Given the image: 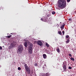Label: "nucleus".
<instances>
[{"label":"nucleus","instance_id":"nucleus-1","mask_svg":"<svg viewBox=\"0 0 76 76\" xmlns=\"http://www.w3.org/2000/svg\"><path fill=\"white\" fill-rule=\"evenodd\" d=\"M66 4V2L64 0H59L58 1V7H64Z\"/></svg>","mask_w":76,"mask_h":76},{"label":"nucleus","instance_id":"nucleus-2","mask_svg":"<svg viewBox=\"0 0 76 76\" xmlns=\"http://www.w3.org/2000/svg\"><path fill=\"white\" fill-rule=\"evenodd\" d=\"M25 68L26 70V72L28 74H30L31 69L29 67H28L27 64H24Z\"/></svg>","mask_w":76,"mask_h":76},{"label":"nucleus","instance_id":"nucleus-3","mask_svg":"<svg viewBox=\"0 0 76 76\" xmlns=\"http://www.w3.org/2000/svg\"><path fill=\"white\" fill-rule=\"evenodd\" d=\"M23 47L22 45H20L18 47V51L17 53H21L23 50Z\"/></svg>","mask_w":76,"mask_h":76},{"label":"nucleus","instance_id":"nucleus-4","mask_svg":"<svg viewBox=\"0 0 76 76\" xmlns=\"http://www.w3.org/2000/svg\"><path fill=\"white\" fill-rule=\"evenodd\" d=\"M30 46L29 47L28 53L30 54H31L32 53V46L33 45L31 43L30 45Z\"/></svg>","mask_w":76,"mask_h":76},{"label":"nucleus","instance_id":"nucleus-5","mask_svg":"<svg viewBox=\"0 0 76 76\" xmlns=\"http://www.w3.org/2000/svg\"><path fill=\"white\" fill-rule=\"evenodd\" d=\"M63 69H64V71H65V72H66L67 71V67L66 66V64H64V63H63Z\"/></svg>","mask_w":76,"mask_h":76},{"label":"nucleus","instance_id":"nucleus-6","mask_svg":"<svg viewBox=\"0 0 76 76\" xmlns=\"http://www.w3.org/2000/svg\"><path fill=\"white\" fill-rule=\"evenodd\" d=\"M37 43L38 44V45H39L40 46H42L43 45L42 42L40 41H38L37 42Z\"/></svg>","mask_w":76,"mask_h":76},{"label":"nucleus","instance_id":"nucleus-7","mask_svg":"<svg viewBox=\"0 0 76 76\" xmlns=\"http://www.w3.org/2000/svg\"><path fill=\"white\" fill-rule=\"evenodd\" d=\"M14 47V44L13 43H11V45L9 46V48L10 49Z\"/></svg>","mask_w":76,"mask_h":76},{"label":"nucleus","instance_id":"nucleus-8","mask_svg":"<svg viewBox=\"0 0 76 76\" xmlns=\"http://www.w3.org/2000/svg\"><path fill=\"white\" fill-rule=\"evenodd\" d=\"M66 39H67V41H66V43H69V42H70V40H69V39H70V38H68L67 39V38H66Z\"/></svg>","mask_w":76,"mask_h":76},{"label":"nucleus","instance_id":"nucleus-9","mask_svg":"<svg viewBox=\"0 0 76 76\" xmlns=\"http://www.w3.org/2000/svg\"><path fill=\"white\" fill-rule=\"evenodd\" d=\"M42 76H48V74L46 73L45 74H43Z\"/></svg>","mask_w":76,"mask_h":76},{"label":"nucleus","instance_id":"nucleus-10","mask_svg":"<svg viewBox=\"0 0 76 76\" xmlns=\"http://www.w3.org/2000/svg\"><path fill=\"white\" fill-rule=\"evenodd\" d=\"M43 57L44 58H46L47 57V56L45 54H43Z\"/></svg>","mask_w":76,"mask_h":76},{"label":"nucleus","instance_id":"nucleus-11","mask_svg":"<svg viewBox=\"0 0 76 76\" xmlns=\"http://www.w3.org/2000/svg\"><path fill=\"white\" fill-rule=\"evenodd\" d=\"M45 19H46L45 18H44V19H43V18H41V19H40V20L44 22L46 20Z\"/></svg>","mask_w":76,"mask_h":76},{"label":"nucleus","instance_id":"nucleus-12","mask_svg":"<svg viewBox=\"0 0 76 76\" xmlns=\"http://www.w3.org/2000/svg\"><path fill=\"white\" fill-rule=\"evenodd\" d=\"M65 25V24H64L63 25H61L60 27V28H61V29H63Z\"/></svg>","mask_w":76,"mask_h":76},{"label":"nucleus","instance_id":"nucleus-13","mask_svg":"<svg viewBox=\"0 0 76 76\" xmlns=\"http://www.w3.org/2000/svg\"><path fill=\"white\" fill-rule=\"evenodd\" d=\"M60 50L59 47H58V48H57V51L58 53H60Z\"/></svg>","mask_w":76,"mask_h":76},{"label":"nucleus","instance_id":"nucleus-14","mask_svg":"<svg viewBox=\"0 0 76 76\" xmlns=\"http://www.w3.org/2000/svg\"><path fill=\"white\" fill-rule=\"evenodd\" d=\"M27 42H24V46H25V47H27Z\"/></svg>","mask_w":76,"mask_h":76},{"label":"nucleus","instance_id":"nucleus-15","mask_svg":"<svg viewBox=\"0 0 76 76\" xmlns=\"http://www.w3.org/2000/svg\"><path fill=\"white\" fill-rule=\"evenodd\" d=\"M70 59L71 60H72V61H75V60L74 58H73V57H71Z\"/></svg>","mask_w":76,"mask_h":76},{"label":"nucleus","instance_id":"nucleus-16","mask_svg":"<svg viewBox=\"0 0 76 76\" xmlns=\"http://www.w3.org/2000/svg\"><path fill=\"white\" fill-rule=\"evenodd\" d=\"M46 45L47 47H49V45L48 43H46Z\"/></svg>","mask_w":76,"mask_h":76},{"label":"nucleus","instance_id":"nucleus-17","mask_svg":"<svg viewBox=\"0 0 76 76\" xmlns=\"http://www.w3.org/2000/svg\"><path fill=\"white\" fill-rule=\"evenodd\" d=\"M52 13L53 15H55L56 13V12H54V11H53V12H52Z\"/></svg>","mask_w":76,"mask_h":76},{"label":"nucleus","instance_id":"nucleus-18","mask_svg":"<svg viewBox=\"0 0 76 76\" xmlns=\"http://www.w3.org/2000/svg\"><path fill=\"white\" fill-rule=\"evenodd\" d=\"M58 33L59 34H60V35H61V31H58Z\"/></svg>","mask_w":76,"mask_h":76},{"label":"nucleus","instance_id":"nucleus-19","mask_svg":"<svg viewBox=\"0 0 76 76\" xmlns=\"http://www.w3.org/2000/svg\"><path fill=\"white\" fill-rule=\"evenodd\" d=\"M12 35H9L8 36H7V38H10L12 37Z\"/></svg>","mask_w":76,"mask_h":76},{"label":"nucleus","instance_id":"nucleus-20","mask_svg":"<svg viewBox=\"0 0 76 76\" xmlns=\"http://www.w3.org/2000/svg\"><path fill=\"white\" fill-rule=\"evenodd\" d=\"M69 35H66V38H67V39H68L69 38Z\"/></svg>","mask_w":76,"mask_h":76},{"label":"nucleus","instance_id":"nucleus-21","mask_svg":"<svg viewBox=\"0 0 76 76\" xmlns=\"http://www.w3.org/2000/svg\"><path fill=\"white\" fill-rule=\"evenodd\" d=\"M68 55L69 56H70V57H72V54H70V53Z\"/></svg>","mask_w":76,"mask_h":76},{"label":"nucleus","instance_id":"nucleus-22","mask_svg":"<svg viewBox=\"0 0 76 76\" xmlns=\"http://www.w3.org/2000/svg\"><path fill=\"white\" fill-rule=\"evenodd\" d=\"M72 18H69V19H68V20L69 21H71V20H72Z\"/></svg>","mask_w":76,"mask_h":76},{"label":"nucleus","instance_id":"nucleus-23","mask_svg":"<svg viewBox=\"0 0 76 76\" xmlns=\"http://www.w3.org/2000/svg\"><path fill=\"white\" fill-rule=\"evenodd\" d=\"M69 69H72V67H71L70 66H69L68 67Z\"/></svg>","mask_w":76,"mask_h":76},{"label":"nucleus","instance_id":"nucleus-24","mask_svg":"<svg viewBox=\"0 0 76 76\" xmlns=\"http://www.w3.org/2000/svg\"><path fill=\"white\" fill-rule=\"evenodd\" d=\"M18 70H20L21 69V67H18Z\"/></svg>","mask_w":76,"mask_h":76},{"label":"nucleus","instance_id":"nucleus-25","mask_svg":"<svg viewBox=\"0 0 76 76\" xmlns=\"http://www.w3.org/2000/svg\"><path fill=\"white\" fill-rule=\"evenodd\" d=\"M70 0H67V1L68 3H69V2H70Z\"/></svg>","mask_w":76,"mask_h":76},{"label":"nucleus","instance_id":"nucleus-26","mask_svg":"<svg viewBox=\"0 0 76 76\" xmlns=\"http://www.w3.org/2000/svg\"><path fill=\"white\" fill-rule=\"evenodd\" d=\"M2 48L1 46H0V49L2 50Z\"/></svg>","mask_w":76,"mask_h":76},{"label":"nucleus","instance_id":"nucleus-27","mask_svg":"<svg viewBox=\"0 0 76 76\" xmlns=\"http://www.w3.org/2000/svg\"><path fill=\"white\" fill-rule=\"evenodd\" d=\"M62 33L63 34H64V31H62Z\"/></svg>","mask_w":76,"mask_h":76},{"label":"nucleus","instance_id":"nucleus-28","mask_svg":"<svg viewBox=\"0 0 76 76\" xmlns=\"http://www.w3.org/2000/svg\"><path fill=\"white\" fill-rule=\"evenodd\" d=\"M36 66H37V64H36Z\"/></svg>","mask_w":76,"mask_h":76},{"label":"nucleus","instance_id":"nucleus-29","mask_svg":"<svg viewBox=\"0 0 76 76\" xmlns=\"http://www.w3.org/2000/svg\"><path fill=\"white\" fill-rule=\"evenodd\" d=\"M10 34H12V33H11Z\"/></svg>","mask_w":76,"mask_h":76},{"label":"nucleus","instance_id":"nucleus-30","mask_svg":"<svg viewBox=\"0 0 76 76\" xmlns=\"http://www.w3.org/2000/svg\"><path fill=\"white\" fill-rule=\"evenodd\" d=\"M35 65L36 66V64H35Z\"/></svg>","mask_w":76,"mask_h":76},{"label":"nucleus","instance_id":"nucleus-31","mask_svg":"<svg viewBox=\"0 0 76 76\" xmlns=\"http://www.w3.org/2000/svg\"><path fill=\"white\" fill-rule=\"evenodd\" d=\"M60 23H61V22H60Z\"/></svg>","mask_w":76,"mask_h":76},{"label":"nucleus","instance_id":"nucleus-32","mask_svg":"<svg viewBox=\"0 0 76 76\" xmlns=\"http://www.w3.org/2000/svg\"><path fill=\"white\" fill-rule=\"evenodd\" d=\"M32 71H33V70H32Z\"/></svg>","mask_w":76,"mask_h":76},{"label":"nucleus","instance_id":"nucleus-33","mask_svg":"<svg viewBox=\"0 0 76 76\" xmlns=\"http://www.w3.org/2000/svg\"><path fill=\"white\" fill-rule=\"evenodd\" d=\"M43 67H44L43 66Z\"/></svg>","mask_w":76,"mask_h":76}]
</instances>
